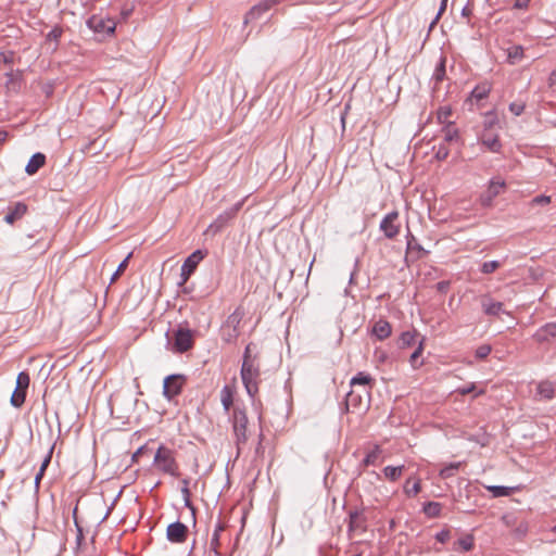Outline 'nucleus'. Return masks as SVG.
<instances>
[{
	"instance_id": "nucleus-49",
	"label": "nucleus",
	"mask_w": 556,
	"mask_h": 556,
	"mask_svg": "<svg viewBox=\"0 0 556 556\" xmlns=\"http://www.w3.org/2000/svg\"><path fill=\"white\" fill-rule=\"evenodd\" d=\"M451 539V531L443 529L435 534V540L442 544L446 543Z\"/></svg>"
},
{
	"instance_id": "nucleus-46",
	"label": "nucleus",
	"mask_w": 556,
	"mask_h": 556,
	"mask_svg": "<svg viewBox=\"0 0 556 556\" xmlns=\"http://www.w3.org/2000/svg\"><path fill=\"white\" fill-rule=\"evenodd\" d=\"M526 103L523 101H515L509 104V111L515 115L519 116L523 113Z\"/></svg>"
},
{
	"instance_id": "nucleus-26",
	"label": "nucleus",
	"mask_w": 556,
	"mask_h": 556,
	"mask_svg": "<svg viewBox=\"0 0 556 556\" xmlns=\"http://www.w3.org/2000/svg\"><path fill=\"white\" fill-rule=\"evenodd\" d=\"M446 58L440 56V60L434 68V72L432 74V80L434 83L433 89H437L438 84L444 80L446 75V68H445Z\"/></svg>"
},
{
	"instance_id": "nucleus-19",
	"label": "nucleus",
	"mask_w": 556,
	"mask_h": 556,
	"mask_svg": "<svg viewBox=\"0 0 556 556\" xmlns=\"http://www.w3.org/2000/svg\"><path fill=\"white\" fill-rule=\"evenodd\" d=\"M27 212V205L23 202H16L12 207H9L4 216V222L12 225L21 219Z\"/></svg>"
},
{
	"instance_id": "nucleus-40",
	"label": "nucleus",
	"mask_w": 556,
	"mask_h": 556,
	"mask_svg": "<svg viewBox=\"0 0 556 556\" xmlns=\"http://www.w3.org/2000/svg\"><path fill=\"white\" fill-rule=\"evenodd\" d=\"M502 262L500 261H488L482 263L480 267V271L485 275H490L497 270L502 266Z\"/></svg>"
},
{
	"instance_id": "nucleus-18",
	"label": "nucleus",
	"mask_w": 556,
	"mask_h": 556,
	"mask_svg": "<svg viewBox=\"0 0 556 556\" xmlns=\"http://www.w3.org/2000/svg\"><path fill=\"white\" fill-rule=\"evenodd\" d=\"M482 311L489 316H498L502 313H506L502 302L494 301L489 296H484L481 301Z\"/></svg>"
},
{
	"instance_id": "nucleus-25",
	"label": "nucleus",
	"mask_w": 556,
	"mask_h": 556,
	"mask_svg": "<svg viewBox=\"0 0 556 556\" xmlns=\"http://www.w3.org/2000/svg\"><path fill=\"white\" fill-rule=\"evenodd\" d=\"M491 91V87L488 84H480L476 86L468 97V101H476L479 103L481 100L485 99Z\"/></svg>"
},
{
	"instance_id": "nucleus-12",
	"label": "nucleus",
	"mask_w": 556,
	"mask_h": 556,
	"mask_svg": "<svg viewBox=\"0 0 556 556\" xmlns=\"http://www.w3.org/2000/svg\"><path fill=\"white\" fill-rule=\"evenodd\" d=\"M367 518L363 510H351L349 513V533L350 534H361L364 533L367 529Z\"/></svg>"
},
{
	"instance_id": "nucleus-23",
	"label": "nucleus",
	"mask_w": 556,
	"mask_h": 556,
	"mask_svg": "<svg viewBox=\"0 0 556 556\" xmlns=\"http://www.w3.org/2000/svg\"><path fill=\"white\" fill-rule=\"evenodd\" d=\"M46 163V155L40 153V152H37L35 154H33V156L29 159L26 167H25V172L28 174V175H34L36 174L40 167H42Z\"/></svg>"
},
{
	"instance_id": "nucleus-7",
	"label": "nucleus",
	"mask_w": 556,
	"mask_h": 556,
	"mask_svg": "<svg viewBox=\"0 0 556 556\" xmlns=\"http://www.w3.org/2000/svg\"><path fill=\"white\" fill-rule=\"evenodd\" d=\"M506 187V182L501 177H493L489 181V186L485 191L480 195V203L483 207H490L494 198H496Z\"/></svg>"
},
{
	"instance_id": "nucleus-62",
	"label": "nucleus",
	"mask_w": 556,
	"mask_h": 556,
	"mask_svg": "<svg viewBox=\"0 0 556 556\" xmlns=\"http://www.w3.org/2000/svg\"><path fill=\"white\" fill-rule=\"evenodd\" d=\"M548 86L549 87L556 86V70L553 71L548 77Z\"/></svg>"
},
{
	"instance_id": "nucleus-45",
	"label": "nucleus",
	"mask_w": 556,
	"mask_h": 556,
	"mask_svg": "<svg viewBox=\"0 0 556 556\" xmlns=\"http://www.w3.org/2000/svg\"><path fill=\"white\" fill-rule=\"evenodd\" d=\"M422 350H424V339H421L419 341L417 349L412 353V355L409 357V363L413 367L418 366L417 361L420 357Z\"/></svg>"
},
{
	"instance_id": "nucleus-20",
	"label": "nucleus",
	"mask_w": 556,
	"mask_h": 556,
	"mask_svg": "<svg viewBox=\"0 0 556 556\" xmlns=\"http://www.w3.org/2000/svg\"><path fill=\"white\" fill-rule=\"evenodd\" d=\"M555 387L554 383L544 380L538 383L535 399L542 401H549L554 397Z\"/></svg>"
},
{
	"instance_id": "nucleus-58",
	"label": "nucleus",
	"mask_w": 556,
	"mask_h": 556,
	"mask_svg": "<svg viewBox=\"0 0 556 556\" xmlns=\"http://www.w3.org/2000/svg\"><path fill=\"white\" fill-rule=\"evenodd\" d=\"M530 0H515L514 8L525 10L528 9Z\"/></svg>"
},
{
	"instance_id": "nucleus-42",
	"label": "nucleus",
	"mask_w": 556,
	"mask_h": 556,
	"mask_svg": "<svg viewBox=\"0 0 556 556\" xmlns=\"http://www.w3.org/2000/svg\"><path fill=\"white\" fill-rule=\"evenodd\" d=\"M497 124V117L493 113H486L483 122L482 131H493V127Z\"/></svg>"
},
{
	"instance_id": "nucleus-60",
	"label": "nucleus",
	"mask_w": 556,
	"mask_h": 556,
	"mask_svg": "<svg viewBox=\"0 0 556 556\" xmlns=\"http://www.w3.org/2000/svg\"><path fill=\"white\" fill-rule=\"evenodd\" d=\"M472 14V9L470 7V4L468 3L467 5H465L462 10V16L464 17H469L470 15Z\"/></svg>"
},
{
	"instance_id": "nucleus-47",
	"label": "nucleus",
	"mask_w": 556,
	"mask_h": 556,
	"mask_svg": "<svg viewBox=\"0 0 556 556\" xmlns=\"http://www.w3.org/2000/svg\"><path fill=\"white\" fill-rule=\"evenodd\" d=\"M448 154H450V150L446 148V146L444 143H442V144H439L434 156L437 160L443 161L448 156Z\"/></svg>"
},
{
	"instance_id": "nucleus-41",
	"label": "nucleus",
	"mask_w": 556,
	"mask_h": 556,
	"mask_svg": "<svg viewBox=\"0 0 556 556\" xmlns=\"http://www.w3.org/2000/svg\"><path fill=\"white\" fill-rule=\"evenodd\" d=\"M238 336H239L238 329L226 328V326H223L222 339L224 342L232 343L237 340Z\"/></svg>"
},
{
	"instance_id": "nucleus-17",
	"label": "nucleus",
	"mask_w": 556,
	"mask_h": 556,
	"mask_svg": "<svg viewBox=\"0 0 556 556\" xmlns=\"http://www.w3.org/2000/svg\"><path fill=\"white\" fill-rule=\"evenodd\" d=\"M533 338L539 343L549 342L551 339L556 338V323L545 324L536 330Z\"/></svg>"
},
{
	"instance_id": "nucleus-39",
	"label": "nucleus",
	"mask_w": 556,
	"mask_h": 556,
	"mask_svg": "<svg viewBox=\"0 0 556 556\" xmlns=\"http://www.w3.org/2000/svg\"><path fill=\"white\" fill-rule=\"evenodd\" d=\"M414 253H416V258H420L424 254H426V251L420 244L415 242L414 238H412L407 241V254L412 255Z\"/></svg>"
},
{
	"instance_id": "nucleus-43",
	"label": "nucleus",
	"mask_w": 556,
	"mask_h": 556,
	"mask_svg": "<svg viewBox=\"0 0 556 556\" xmlns=\"http://www.w3.org/2000/svg\"><path fill=\"white\" fill-rule=\"evenodd\" d=\"M132 253H129L118 265L117 269L111 277V282H114L127 268L128 261L131 257Z\"/></svg>"
},
{
	"instance_id": "nucleus-54",
	"label": "nucleus",
	"mask_w": 556,
	"mask_h": 556,
	"mask_svg": "<svg viewBox=\"0 0 556 556\" xmlns=\"http://www.w3.org/2000/svg\"><path fill=\"white\" fill-rule=\"evenodd\" d=\"M475 390H476V384L473 382H471L467 386L458 388L456 391L462 395H466V394L473 392Z\"/></svg>"
},
{
	"instance_id": "nucleus-5",
	"label": "nucleus",
	"mask_w": 556,
	"mask_h": 556,
	"mask_svg": "<svg viewBox=\"0 0 556 556\" xmlns=\"http://www.w3.org/2000/svg\"><path fill=\"white\" fill-rule=\"evenodd\" d=\"M207 251L203 250H195L192 252L184 262L181 265V271H180V281L179 285H185L190 276L194 273L197 269L199 263L206 256Z\"/></svg>"
},
{
	"instance_id": "nucleus-36",
	"label": "nucleus",
	"mask_w": 556,
	"mask_h": 556,
	"mask_svg": "<svg viewBox=\"0 0 556 556\" xmlns=\"http://www.w3.org/2000/svg\"><path fill=\"white\" fill-rule=\"evenodd\" d=\"M242 317L243 313L240 312V309H236L232 314L228 316L224 326H226V328L238 329Z\"/></svg>"
},
{
	"instance_id": "nucleus-51",
	"label": "nucleus",
	"mask_w": 556,
	"mask_h": 556,
	"mask_svg": "<svg viewBox=\"0 0 556 556\" xmlns=\"http://www.w3.org/2000/svg\"><path fill=\"white\" fill-rule=\"evenodd\" d=\"M53 450H54V445H51L46 457L43 458V460L41 463L39 470H42V473H45L46 469L48 468V466L51 462Z\"/></svg>"
},
{
	"instance_id": "nucleus-34",
	"label": "nucleus",
	"mask_w": 556,
	"mask_h": 556,
	"mask_svg": "<svg viewBox=\"0 0 556 556\" xmlns=\"http://www.w3.org/2000/svg\"><path fill=\"white\" fill-rule=\"evenodd\" d=\"M460 466H462L460 462L450 463L441 468L439 476L442 479H448L455 475V472L459 469Z\"/></svg>"
},
{
	"instance_id": "nucleus-56",
	"label": "nucleus",
	"mask_w": 556,
	"mask_h": 556,
	"mask_svg": "<svg viewBox=\"0 0 556 556\" xmlns=\"http://www.w3.org/2000/svg\"><path fill=\"white\" fill-rule=\"evenodd\" d=\"M14 54L13 52H0V62H3L5 64L13 63Z\"/></svg>"
},
{
	"instance_id": "nucleus-48",
	"label": "nucleus",
	"mask_w": 556,
	"mask_h": 556,
	"mask_svg": "<svg viewBox=\"0 0 556 556\" xmlns=\"http://www.w3.org/2000/svg\"><path fill=\"white\" fill-rule=\"evenodd\" d=\"M491 350H492L491 346L488 345V344L480 345L476 350V357L479 358V359H483L486 356H489V354L491 353Z\"/></svg>"
},
{
	"instance_id": "nucleus-33",
	"label": "nucleus",
	"mask_w": 556,
	"mask_h": 556,
	"mask_svg": "<svg viewBox=\"0 0 556 556\" xmlns=\"http://www.w3.org/2000/svg\"><path fill=\"white\" fill-rule=\"evenodd\" d=\"M404 465H401V466H387L384 469H383V473L386 476L387 479H389L390 481H396L403 473V470H404Z\"/></svg>"
},
{
	"instance_id": "nucleus-63",
	"label": "nucleus",
	"mask_w": 556,
	"mask_h": 556,
	"mask_svg": "<svg viewBox=\"0 0 556 556\" xmlns=\"http://www.w3.org/2000/svg\"><path fill=\"white\" fill-rule=\"evenodd\" d=\"M9 137V132L4 129H0V144L3 143Z\"/></svg>"
},
{
	"instance_id": "nucleus-52",
	"label": "nucleus",
	"mask_w": 556,
	"mask_h": 556,
	"mask_svg": "<svg viewBox=\"0 0 556 556\" xmlns=\"http://www.w3.org/2000/svg\"><path fill=\"white\" fill-rule=\"evenodd\" d=\"M62 35V29L60 27H54L47 35V40L58 42Z\"/></svg>"
},
{
	"instance_id": "nucleus-32",
	"label": "nucleus",
	"mask_w": 556,
	"mask_h": 556,
	"mask_svg": "<svg viewBox=\"0 0 556 556\" xmlns=\"http://www.w3.org/2000/svg\"><path fill=\"white\" fill-rule=\"evenodd\" d=\"M485 488L494 497L509 496L515 490V488L504 485H488Z\"/></svg>"
},
{
	"instance_id": "nucleus-6",
	"label": "nucleus",
	"mask_w": 556,
	"mask_h": 556,
	"mask_svg": "<svg viewBox=\"0 0 556 556\" xmlns=\"http://www.w3.org/2000/svg\"><path fill=\"white\" fill-rule=\"evenodd\" d=\"M193 346V331L187 327L179 326L174 331V351L177 353H185Z\"/></svg>"
},
{
	"instance_id": "nucleus-10",
	"label": "nucleus",
	"mask_w": 556,
	"mask_h": 556,
	"mask_svg": "<svg viewBox=\"0 0 556 556\" xmlns=\"http://www.w3.org/2000/svg\"><path fill=\"white\" fill-rule=\"evenodd\" d=\"M397 218L399 212L392 211L380 222L379 229L383 232L386 238L394 239L400 233L401 226L396 223Z\"/></svg>"
},
{
	"instance_id": "nucleus-55",
	"label": "nucleus",
	"mask_w": 556,
	"mask_h": 556,
	"mask_svg": "<svg viewBox=\"0 0 556 556\" xmlns=\"http://www.w3.org/2000/svg\"><path fill=\"white\" fill-rule=\"evenodd\" d=\"M447 1L448 0H441V4H440V8H439V11L434 17V20L432 21L431 23V26L434 25L439 18L441 17V15L444 13V11L446 10V5H447Z\"/></svg>"
},
{
	"instance_id": "nucleus-38",
	"label": "nucleus",
	"mask_w": 556,
	"mask_h": 556,
	"mask_svg": "<svg viewBox=\"0 0 556 556\" xmlns=\"http://www.w3.org/2000/svg\"><path fill=\"white\" fill-rule=\"evenodd\" d=\"M381 450L378 445H376L363 459L364 466H375L377 465L378 458L380 456Z\"/></svg>"
},
{
	"instance_id": "nucleus-13",
	"label": "nucleus",
	"mask_w": 556,
	"mask_h": 556,
	"mask_svg": "<svg viewBox=\"0 0 556 556\" xmlns=\"http://www.w3.org/2000/svg\"><path fill=\"white\" fill-rule=\"evenodd\" d=\"M369 399L366 397L364 391L351 390L345 397L346 409L349 410L352 407L353 409L365 410L368 408Z\"/></svg>"
},
{
	"instance_id": "nucleus-16",
	"label": "nucleus",
	"mask_w": 556,
	"mask_h": 556,
	"mask_svg": "<svg viewBox=\"0 0 556 556\" xmlns=\"http://www.w3.org/2000/svg\"><path fill=\"white\" fill-rule=\"evenodd\" d=\"M479 141L492 153H500L503 147L500 136L495 131H481Z\"/></svg>"
},
{
	"instance_id": "nucleus-9",
	"label": "nucleus",
	"mask_w": 556,
	"mask_h": 556,
	"mask_svg": "<svg viewBox=\"0 0 556 556\" xmlns=\"http://www.w3.org/2000/svg\"><path fill=\"white\" fill-rule=\"evenodd\" d=\"M185 383L186 377L184 375L167 376L163 382V395L168 401L173 400L181 393Z\"/></svg>"
},
{
	"instance_id": "nucleus-61",
	"label": "nucleus",
	"mask_w": 556,
	"mask_h": 556,
	"mask_svg": "<svg viewBox=\"0 0 556 556\" xmlns=\"http://www.w3.org/2000/svg\"><path fill=\"white\" fill-rule=\"evenodd\" d=\"M43 475H45V473H42V470H39V471L37 472V475L35 476V486H36V489H37V490L39 489L40 481H41V479H42Z\"/></svg>"
},
{
	"instance_id": "nucleus-8",
	"label": "nucleus",
	"mask_w": 556,
	"mask_h": 556,
	"mask_svg": "<svg viewBox=\"0 0 556 556\" xmlns=\"http://www.w3.org/2000/svg\"><path fill=\"white\" fill-rule=\"evenodd\" d=\"M29 375L21 371L16 378V387L11 396V404L14 407H21L25 403L26 392L29 387Z\"/></svg>"
},
{
	"instance_id": "nucleus-2",
	"label": "nucleus",
	"mask_w": 556,
	"mask_h": 556,
	"mask_svg": "<svg viewBox=\"0 0 556 556\" xmlns=\"http://www.w3.org/2000/svg\"><path fill=\"white\" fill-rule=\"evenodd\" d=\"M232 425V432L235 437V443L237 445L238 454L241 451V446L244 445L249 440V418L244 407L236 405L232 409L230 417Z\"/></svg>"
},
{
	"instance_id": "nucleus-11",
	"label": "nucleus",
	"mask_w": 556,
	"mask_h": 556,
	"mask_svg": "<svg viewBox=\"0 0 556 556\" xmlns=\"http://www.w3.org/2000/svg\"><path fill=\"white\" fill-rule=\"evenodd\" d=\"M188 527L180 521H175L167 526L166 539L173 544L185 543L188 539Z\"/></svg>"
},
{
	"instance_id": "nucleus-1",
	"label": "nucleus",
	"mask_w": 556,
	"mask_h": 556,
	"mask_svg": "<svg viewBox=\"0 0 556 556\" xmlns=\"http://www.w3.org/2000/svg\"><path fill=\"white\" fill-rule=\"evenodd\" d=\"M240 376L247 393L254 400L261 382V357L254 342L248 343L244 349Z\"/></svg>"
},
{
	"instance_id": "nucleus-31",
	"label": "nucleus",
	"mask_w": 556,
	"mask_h": 556,
	"mask_svg": "<svg viewBox=\"0 0 556 556\" xmlns=\"http://www.w3.org/2000/svg\"><path fill=\"white\" fill-rule=\"evenodd\" d=\"M442 505L438 502H428L424 505L422 511L429 518H437L440 516Z\"/></svg>"
},
{
	"instance_id": "nucleus-30",
	"label": "nucleus",
	"mask_w": 556,
	"mask_h": 556,
	"mask_svg": "<svg viewBox=\"0 0 556 556\" xmlns=\"http://www.w3.org/2000/svg\"><path fill=\"white\" fill-rule=\"evenodd\" d=\"M417 332L413 331H404L399 338V346L401 349L410 348L416 342Z\"/></svg>"
},
{
	"instance_id": "nucleus-14",
	"label": "nucleus",
	"mask_w": 556,
	"mask_h": 556,
	"mask_svg": "<svg viewBox=\"0 0 556 556\" xmlns=\"http://www.w3.org/2000/svg\"><path fill=\"white\" fill-rule=\"evenodd\" d=\"M88 26L93 29L96 33L102 34H114L116 24L112 18H102L98 16H91L88 22Z\"/></svg>"
},
{
	"instance_id": "nucleus-27",
	"label": "nucleus",
	"mask_w": 556,
	"mask_h": 556,
	"mask_svg": "<svg viewBox=\"0 0 556 556\" xmlns=\"http://www.w3.org/2000/svg\"><path fill=\"white\" fill-rule=\"evenodd\" d=\"M475 546V540L471 534H466L454 543V551L469 552Z\"/></svg>"
},
{
	"instance_id": "nucleus-59",
	"label": "nucleus",
	"mask_w": 556,
	"mask_h": 556,
	"mask_svg": "<svg viewBox=\"0 0 556 556\" xmlns=\"http://www.w3.org/2000/svg\"><path fill=\"white\" fill-rule=\"evenodd\" d=\"M448 287H450L448 281H440L437 283V289L440 292H445L448 289Z\"/></svg>"
},
{
	"instance_id": "nucleus-4",
	"label": "nucleus",
	"mask_w": 556,
	"mask_h": 556,
	"mask_svg": "<svg viewBox=\"0 0 556 556\" xmlns=\"http://www.w3.org/2000/svg\"><path fill=\"white\" fill-rule=\"evenodd\" d=\"M242 204H243V202L240 201V202L236 203L235 205H232L231 207L224 211L223 213H220L215 218V220L208 225V227L205 230V233H207V235L211 233V235L215 236L216 233L222 231L228 225V223L236 217V215L240 211Z\"/></svg>"
},
{
	"instance_id": "nucleus-28",
	"label": "nucleus",
	"mask_w": 556,
	"mask_h": 556,
	"mask_svg": "<svg viewBox=\"0 0 556 556\" xmlns=\"http://www.w3.org/2000/svg\"><path fill=\"white\" fill-rule=\"evenodd\" d=\"M523 58V48L521 46H511L507 49V61L514 65L520 62Z\"/></svg>"
},
{
	"instance_id": "nucleus-53",
	"label": "nucleus",
	"mask_w": 556,
	"mask_h": 556,
	"mask_svg": "<svg viewBox=\"0 0 556 556\" xmlns=\"http://www.w3.org/2000/svg\"><path fill=\"white\" fill-rule=\"evenodd\" d=\"M528 532V523L527 522H520L516 529L515 534L517 538H523Z\"/></svg>"
},
{
	"instance_id": "nucleus-37",
	"label": "nucleus",
	"mask_w": 556,
	"mask_h": 556,
	"mask_svg": "<svg viewBox=\"0 0 556 556\" xmlns=\"http://www.w3.org/2000/svg\"><path fill=\"white\" fill-rule=\"evenodd\" d=\"M452 115V109L448 105L440 106L437 111V119L439 124L446 125L447 123H452L448 118Z\"/></svg>"
},
{
	"instance_id": "nucleus-3",
	"label": "nucleus",
	"mask_w": 556,
	"mask_h": 556,
	"mask_svg": "<svg viewBox=\"0 0 556 556\" xmlns=\"http://www.w3.org/2000/svg\"><path fill=\"white\" fill-rule=\"evenodd\" d=\"M153 463L156 466V468L163 473H167L173 477L179 476L178 464L175 459V454L173 450L164 445L159 446L154 455Z\"/></svg>"
},
{
	"instance_id": "nucleus-50",
	"label": "nucleus",
	"mask_w": 556,
	"mask_h": 556,
	"mask_svg": "<svg viewBox=\"0 0 556 556\" xmlns=\"http://www.w3.org/2000/svg\"><path fill=\"white\" fill-rule=\"evenodd\" d=\"M53 450H54V445H51L46 457L43 458V460L41 463L39 470H42V473H45L46 469L48 468V466L51 462Z\"/></svg>"
},
{
	"instance_id": "nucleus-35",
	"label": "nucleus",
	"mask_w": 556,
	"mask_h": 556,
	"mask_svg": "<svg viewBox=\"0 0 556 556\" xmlns=\"http://www.w3.org/2000/svg\"><path fill=\"white\" fill-rule=\"evenodd\" d=\"M225 527L222 522H217L211 539V549L218 554L220 532L224 531Z\"/></svg>"
},
{
	"instance_id": "nucleus-29",
	"label": "nucleus",
	"mask_w": 556,
	"mask_h": 556,
	"mask_svg": "<svg viewBox=\"0 0 556 556\" xmlns=\"http://www.w3.org/2000/svg\"><path fill=\"white\" fill-rule=\"evenodd\" d=\"M220 402L224 410L228 413L233 403V394L228 386H225L220 391Z\"/></svg>"
},
{
	"instance_id": "nucleus-44",
	"label": "nucleus",
	"mask_w": 556,
	"mask_h": 556,
	"mask_svg": "<svg viewBox=\"0 0 556 556\" xmlns=\"http://www.w3.org/2000/svg\"><path fill=\"white\" fill-rule=\"evenodd\" d=\"M181 494H182V497H184L185 506L191 509L192 516H193V518H195V508L192 505L191 500H190L191 493H190L189 488L182 486L181 488Z\"/></svg>"
},
{
	"instance_id": "nucleus-24",
	"label": "nucleus",
	"mask_w": 556,
	"mask_h": 556,
	"mask_svg": "<svg viewBox=\"0 0 556 556\" xmlns=\"http://www.w3.org/2000/svg\"><path fill=\"white\" fill-rule=\"evenodd\" d=\"M404 493L408 497L416 496L420 490H421V481L419 478L409 477L406 479L404 486H403Z\"/></svg>"
},
{
	"instance_id": "nucleus-57",
	"label": "nucleus",
	"mask_w": 556,
	"mask_h": 556,
	"mask_svg": "<svg viewBox=\"0 0 556 556\" xmlns=\"http://www.w3.org/2000/svg\"><path fill=\"white\" fill-rule=\"evenodd\" d=\"M551 202V198L547 195H538L532 200L533 204L545 205Z\"/></svg>"
},
{
	"instance_id": "nucleus-21",
	"label": "nucleus",
	"mask_w": 556,
	"mask_h": 556,
	"mask_svg": "<svg viewBox=\"0 0 556 556\" xmlns=\"http://www.w3.org/2000/svg\"><path fill=\"white\" fill-rule=\"evenodd\" d=\"M392 327L389 321L384 319H379L375 323L372 327V334L376 336L378 340H384L391 336Z\"/></svg>"
},
{
	"instance_id": "nucleus-22",
	"label": "nucleus",
	"mask_w": 556,
	"mask_h": 556,
	"mask_svg": "<svg viewBox=\"0 0 556 556\" xmlns=\"http://www.w3.org/2000/svg\"><path fill=\"white\" fill-rule=\"evenodd\" d=\"M441 132L445 143L458 142L460 139L459 130L454 123H447L442 126Z\"/></svg>"
},
{
	"instance_id": "nucleus-64",
	"label": "nucleus",
	"mask_w": 556,
	"mask_h": 556,
	"mask_svg": "<svg viewBox=\"0 0 556 556\" xmlns=\"http://www.w3.org/2000/svg\"><path fill=\"white\" fill-rule=\"evenodd\" d=\"M262 439H263V433L261 432L260 433V442H258L257 447H256V453H258L260 448L262 447Z\"/></svg>"
},
{
	"instance_id": "nucleus-15",
	"label": "nucleus",
	"mask_w": 556,
	"mask_h": 556,
	"mask_svg": "<svg viewBox=\"0 0 556 556\" xmlns=\"http://www.w3.org/2000/svg\"><path fill=\"white\" fill-rule=\"evenodd\" d=\"M350 386L352 388L361 387V391H364L366 397H370L371 390L375 386V379L369 374L359 371L354 377H352Z\"/></svg>"
}]
</instances>
